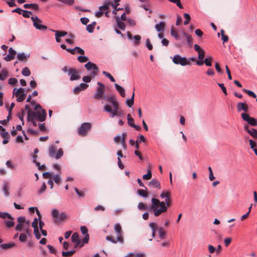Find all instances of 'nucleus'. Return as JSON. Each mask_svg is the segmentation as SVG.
Listing matches in <instances>:
<instances>
[{
    "instance_id": "f257e3e1",
    "label": "nucleus",
    "mask_w": 257,
    "mask_h": 257,
    "mask_svg": "<svg viewBox=\"0 0 257 257\" xmlns=\"http://www.w3.org/2000/svg\"><path fill=\"white\" fill-rule=\"evenodd\" d=\"M104 100L109 103H106L104 106L103 110L109 113V116L113 118L115 116L121 117L122 113L119 108V102L116 98L113 95H110L104 97Z\"/></svg>"
},
{
    "instance_id": "f03ea898",
    "label": "nucleus",
    "mask_w": 257,
    "mask_h": 257,
    "mask_svg": "<svg viewBox=\"0 0 257 257\" xmlns=\"http://www.w3.org/2000/svg\"><path fill=\"white\" fill-rule=\"evenodd\" d=\"M151 210L154 212L156 217L159 216L162 213L166 212L168 207H170L172 203L171 198L165 199V201H160L157 198H152Z\"/></svg>"
},
{
    "instance_id": "7ed1b4c3",
    "label": "nucleus",
    "mask_w": 257,
    "mask_h": 257,
    "mask_svg": "<svg viewBox=\"0 0 257 257\" xmlns=\"http://www.w3.org/2000/svg\"><path fill=\"white\" fill-rule=\"evenodd\" d=\"M30 118L28 120H33V119H37L38 121H44L46 118L47 113L45 109L37 110L36 111H33L30 114Z\"/></svg>"
},
{
    "instance_id": "20e7f679",
    "label": "nucleus",
    "mask_w": 257,
    "mask_h": 257,
    "mask_svg": "<svg viewBox=\"0 0 257 257\" xmlns=\"http://www.w3.org/2000/svg\"><path fill=\"white\" fill-rule=\"evenodd\" d=\"M85 67L89 71V75L92 78L95 77L98 75L99 68L95 64L88 62L85 64Z\"/></svg>"
},
{
    "instance_id": "39448f33",
    "label": "nucleus",
    "mask_w": 257,
    "mask_h": 257,
    "mask_svg": "<svg viewBox=\"0 0 257 257\" xmlns=\"http://www.w3.org/2000/svg\"><path fill=\"white\" fill-rule=\"evenodd\" d=\"M98 87L96 88V91L94 94V98L95 99L99 100L100 99H104L105 96H104L105 92V85L100 82L97 83Z\"/></svg>"
},
{
    "instance_id": "423d86ee",
    "label": "nucleus",
    "mask_w": 257,
    "mask_h": 257,
    "mask_svg": "<svg viewBox=\"0 0 257 257\" xmlns=\"http://www.w3.org/2000/svg\"><path fill=\"white\" fill-rule=\"evenodd\" d=\"M91 127L92 125L90 123L84 122L81 124L80 127L77 130V133L81 136H85Z\"/></svg>"
},
{
    "instance_id": "0eeeda50",
    "label": "nucleus",
    "mask_w": 257,
    "mask_h": 257,
    "mask_svg": "<svg viewBox=\"0 0 257 257\" xmlns=\"http://www.w3.org/2000/svg\"><path fill=\"white\" fill-rule=\"evenodd\" d=\"M172 61L174 64H180L183 66L190 64L189 61L186 57H182L179 55H175L172 58Z\"/></svg>"
},
{
    "instance_id": "6e6552de",
    "label": "nucleus",
    "mask_w": 257,
    "mask_h": 257,
    "mask_svg": "<svg viewBox=\"0 0 257 257\" xmlns=\"http://www.w3.org/2000/svg\"><path fill=\"white\" fill-rule=\"evenodd\" d=\"M13 95L17 97V101L18 102L23 101L26 98V94L24 93V89L23 88H19L17 89L15 88L13 90Z\"/></svg>"
},
{
    "instance_id": "1a4fd4ad",
    "label": "nucleus",
    "mask_w": 257,
    "mask_h": 257,
    "mask_svg": "<svg viewBox=\"0 0 257 257\" xmlns=\"http://www.w3.org/2000/svg\"><path fill=\"white\" fill-rule=\"evenodd\" d=\"M49 155L51 157L55 158L56 159H59L63 155V151L62 149L60 148L57 153L56 154V148L54 145L51 146L49 148Z\"/></svg>"
},
{
    "instance_id": "9d476101",
    "label": "nucleus",
    "mask_w": 257,
    "mask_h": 257,
    "mask_svg": "<svg viewBox=\"0 0 257 257\" xmlns=\"http://www.w3.org/2000/svg\"><path fill=\"white\" fill-rule=\"evenodd\" d=\"M31 19L33 22V26L36 29L39 30H43L47 29L46 26L41 24L42 21L38 17H32Z\"/></svg>"
},
{
    "instance_id": "9b49d317",
    "label": "nucleus",
    "mask_w": 257,
    "mask_h": 257,
    "mask_svg": "<svg viewBox=\"0 0 257 257\" xmlns=\"http://www.w3.org/2000/svg\"><path fill=\"white\" fill-rule=\"evenodd\" d=\"M242 119L247 122V123L252 126L257 125V119L254 117H250L248 113H242L241 114Z\"/></svg>"
},
{
    "instance_id": "f8f14e48",
    "label": "nucleus",
    "mask_w": 257,
    "mask_h": 257,
    "mask_svg": "<svg viewBox=\"0 0 257 257\" xmlns=\"http://www.w3.org/2000/svg\"><path fill=\"white\" fill-rule=\"evenodd\" d=\"M68 75L70 76V80L71 81L76 80L80 78L79 72L74 68H68Z\"/></svg>"
},
{
    "instance_id": "ddd939ff",
    "label": "nucleus",
    "mask_w": 257,
    "mask_h": 257,
    "mask_svg": "<svg viewBox=\"0 0 257 257\" xmlns=\"http://www.w3.org/2000/svg\"><path fill=\"white\" fill-rule=\"evenodd\" d=\"M114 229L116 232L117 240L120 243H122L123 241V238L121 233V227L119 223H116L114 225Z\"/></svg>"
},
{
    "instance_id": "4468645a",
    "label": "nucleus",
    "mask_w": 257,
    "mask_h": 257,
    "mask_svg": "<svg viewBox=\"0 0 257 257\" xmlns=\"http://www.w3.org/2000/svg\"><path fill=\"white\" fill-rule=\"evenodd\" d=\"M109 6L110 3H107L104 5L100 7L99 8V11L95 13V16L97 18H100L101 17H102L104 14L103 11H105V10H108Z\"/></svg>"
},
{
    "instance_id": "2eb2a0df",
    "label": "nucleus",
    "mask_w": 257,
    "mask_h": 257,
    "mask_svg": "<svg viewBox=\"0 0 257 257\" xmlns=\"http://www.w3.org/2000/svg\"><path fill=\"white\" fill-rule=\"evenodd\" d=\"M212 60L213 58L211 56L209 58H205L204 61H197L196 64L198 66H202L205 63L207 66H211Z\"/></svg>"
},
{
    "instance_id": "dca6fc26",
    "label": "nucleus",
    "mask_w": 257,
    "mask_h": 257,
    "mask_svg": "<svg viewBox=\"0 0 257 257\" xmlns=\"http://www.w3.org/2000/svg\"><path fill=\"white\" fill-rule=\"evenodd\" d=\"M9 54L4 58V59L6 61H10L13 60L16 54V52L12 48H9Z\"/></svg>"
},
{
    "instance_id": "f3484780",
    "label": "nucleus",
    "mask_w": 257,
    "mask_h": 257,
    "mask_svg": "<svg viewBox=\"0 0 257 257\" xmlns=\"http://www.w3.org/2000/svg\"><path fill=\"white\" fill-rule=\"evenodd\" d=\"M237 110L238 112L244 111L246 112L248 111V105L246 102H238L236 105Z\"/></svg>"
},
{
    "instance_id": "a211bd4d",
    "label": "nucleus",
    "mask_w": 257,
    "mask_h": 257,
    "mask_svg": "<svg viewBox=\"0 0 257 257\" xmlns=\"http://www.w3.org/2000/svg\"><path fill=\"white\" fill-rule=\"evenodd\" d=\"M244 130L247 132L253 138L257 139V130L255 128H248L247 126H244Z\"/></svg>"
},
{
    "instance_id": "6ab92c4d",
    "label": "nucleus",
    "mask_w": 257,
    "mask_h": 257,
    "mask_svg": "<svg viewBox=\"0 0 257 257\" xmlns=\"http://www.w3.org/2000/svg\"><path fill=\"white\" fill-rule=\"evenodd\" d=\"M149 186L151 187L155 188L161 189V185L160 182L156 179H152L149 184Z\"/></svg>"
},
{
    "instance_id": "aec40b11",
    "label": "nucleus",
    "mask_w": 257,
    "mask_h": 257,
    "mask_svg": "<svg viewBox=\"0 0 257 257\" xmlns=\"http://www.w3.org/2000/svg\"><path fill=\"white\" fill-rule=\"evenodd\" d=\"M155 29L158 32H163L165 27V23L164 22H160L159 23L156 24Z\"/></svg>"
},
{
    "instance_id": "412c9836",
    "label": "nucleus",
    "mask_w": 257,
    "mask_h": 257,
    "mask_svg": "<svg viewBox=\"0 0 257 257\" xmlns=\"http://www.w3.org/2000/svg\"><path fill=\"white\" fill-rule=\"evenodd\" d=\"M71 240L73 242H75L76 245H78L80 244L81 242V240L79 238V235L77 233H74L71 236Z\"/></svg>"
},
{
    "instance_id": "4be33fe9",
    "label": "nucleus",
    "mask_w": 257,
    "mask_h": 257,
    "mask_svg": "<svg viewBox=\"0 0 257 257\" xmlns=\"http://www.w3.org/2000/svg\"><path fill=\"white\" fill-rule=\"evenodd\" d=\"M3 192L4 193V194L5 196L8 197L9 196V183L5 181L3 183Z\"/></svg>"
},
{
    "instance_id": "5701e85b",
    "label": "nucleus",
    "mask_w": 257,
    "mask_h": 257,
    "mask_svg": "<svg viewBox=\"0 0 257 257\" xmlns=\"http://www.w3.org/2000/svg\"><path fill=\"white\" fill-rule=\"evenodd\" d=\"M23 7L25 9H31L36 11L39 9L38 5L36 4H26L24 5Z\"/></svg>"
},
{
    "instance_id": "b1692460",
    "label": "nucleus",
    "mask_w": 257,
    "mask_h": 257,
    "mask_svg": "<svg viewBox=\"0 0 257 257\" xmlns=\"http://www.w3.org/2000/svg\"><path fill=\"white\" fill-rule=\"evenodd\" d=\"M114 86L116 90L119 93L121 96L124 97L125 94L124 88L116 83L114 84Z\"/></svg>"
},
{
    "instance_id": "393cba45",
    "label": "nucleus",
    "mask_w": 257,
    "mask_h": 257,
    "mask_svg": "<svg viewBox=\"0 0 257 257\" xmlns=\"http://www.w3.org/2000/svg\"><path fill=\"white\" fill-rule=\"evenodd\" d=\"M116 21L118 28L121 30H124L125 28V25L124 23L120 20L118 17L116 18Z\"/></svg>"
},
{
    "instance_id": "a878e982",
    "label": "nucleus",
    "mask_w": 257,
    "mask_h": 257,
    "mask_svg": "<svg viewBox=\"0 0 257 257\" xmlns=\"http://www.w3.org/2000/svg\"><path fill=\"white\" fill-rule=\"evenodd\" d=\"M51 215L53 218H54V221L57 222L59 216V211L57 209H53L51 211Z\"/></svg>"
},
{
    "instance_id": "bb28decb",
    "label": "nucleus",
    "mask_w": 257,
    "mask_h": 257,
    "mask_svg": "<svg viewBox=\"0 0 257 257\" xmlns=\"http://www.w3.org/2000/svg\"><path fill=\"white\" fill-rule=\"evenodd\" d=\"M30 56V55H27L24 53H19L17 55V58L19 60L23 61L26 60Z\"/></svg>"
},
{
    "instance_id": "cd10ccee",
    "label": "nucleus",
    "mask_w": 257,
    "mask_h": 257,
    "mask_svg": "<svg viewBox=\"0 0 257 257\" xmlns=\"http://www.w3.org/2000/svg\"><path fill=\"white\" fill-rule=\"evenodd\" d=\"M51 31L55 33V36H57V37H62L67 35V32L66 31H59L54 30H51Z\"/></svg>"
},
{
    "instance_id": "c85d7f7f",
    "label": "nucleus",
    "mask_w": 257,
    "mask_h": 257,
    "mask_svg": "<svg viewBox=\"0 0 257 257\" xmlns=\"http://www.w3.org/2000/svg\"><path fill=\"white\" fill-rule=\"evenodd\" d=\"M161 198H165V199L171 198V193L168 191H163L160 194Z\"/></svg>"
},
{
    "instance_id": "c756f323",
    "label": "nucleus",
    "mask_w": 257,
    "mask_h": 257,
    "mask_svg": "<svg viewBox=\"0 0 257 257\" xmlns=\"http://www.w3.org/2000/svg\"><path fill=\"white\" fill-rule=\"evenodd\" d=\"M15 245V243H3L0 245L1 247L4 249H7L10 248H12L14 247Z\"/></svg>"
},
{
    "instance_id": "7c9ffc66",
    "label": "nucleus",
    "mask_w": 257,
    "mask_h": 257,
    "mask_svg": "<svg viewBox=\"0 0 257 257\" xmlns=\"http://www.w3.org/2000/svg\"><path fill=\"white\" fill-rule=\"evenodd\" d=\"M9 220H6L5 221V224H6L7 226L11 228L13 226H14L15 223L14 222V218L12 217V218H8Z\"/></svg>"
},
{
    "instance_id": "2f4dec72",
    "label": "nucleus",
    "mask_w": 257,
    "mask_h": 257,
    "mask_svg": "<svg viewBox=\"0 0 257 257\" xmlns=\"http://www.w3.org/2000/svg\"><path fill=\"white\" fill-rule=\"evenodd\" d=\"M134 95H135V93L133 92L131 98L130 99H127L126 101V103L128 107H132L133 105L134 104Z\"/></svg>"
},
{
    "instance_id": "473e14b6",
    "label": "nucleus",
    "mask_w": 257,
    "mask_h": 257,
    "mask_svg": "<svg viewBox=\"0 0 257 257\" xmlns=\"http://www.w3.org/2000/svg\"><path fill=\"white\" fill-rule=\"evenodd\" d=\"M22 74L25 76H29L31 74V71L28 67H25L22 69Z\"/></svg>"
},
{
    "instance_id": "72a5a7b5",
    "label": "nucleus",
    "mask_w": 257,
    "mask_h": 257,
    "mask_svg": "<svg viewBox=\"0 0 257 257\" xmlns=\"http://www.w3.org/2000/svg\"><path fill=\"white\" fill-rule=\"evenodd\" d=\"M184 17L185 19V20L184 22V24L185 25H187L189 23L191 20L190 16L188 14L185 13L184 14Z\"/></svg>"
},
{
    "instance_id": "f704fd0d",
    "label": "nucleus",
    "mask_w": 257,
    "mask_h": 257,
    "mask_svg": "<svg viewBox=\"0 0 257 257\" xmlns=\"http://www.w3.org/2000/svg\"><path fill=\"white\" fill-rule=\"evenodd\" d=\"M138 193L139 195L144 198H146L148 196V193L145 190L143 189L139 190L138 191Z\"/></svg>"
},
{
    "instance_id": "c9c22d12",
    "label": "nucleus",
    "mask_w": 257,
    "mask_h": 257,
    "mask_svg": "<svg viewBox=\"0 0 257 257\" xmlns=\"http://www.w3.org/2000/svg\"><path fill=\"white\" fill-rule=\"evenodd\" d=\"M52 178L56 184H59L60 183L61 179L59 175H53Z\"/></svg>"
},
{
    "instance_id": "e433bc0d",
    "label": "nucleus",
    "mask_w": 257,
    "mask_h": 257,
    "mask_svg": "<svg viewBox=\"0 0 257 257\" xmlns=\"http://www.w3.org/2000/svg\"><path fill=\"white\" fill-rule=\"evenodd\" d=\"M67 218V215L65 212H61L59 216L57 222H60Z\"/></svg>"
},
{
    "instance_id": "4c0bfd02",
    "label": "nucleus",
    "mask_w": 257,
    "mask_h": 257,
    "mask_svg": "<svg viewBox=\"0 0 257 257\" xmlns=\"http://www.w3.org/2000/svg\"><path fill=\"white\" fill-rule=\"evenodd\" d=\"M77 60L80 63H84L88 60V58L85 56H79L78 57Z\"/></svg>"
},
{
    "instance_id": "58836bf2",
    "label": "nucleus",
    "mask_w": 257,
    "mask_h": 257,
    "mask_svg": "<svg viewBox=\"0 0 257 257\" xmlns=\"http://www.w3.org/2000/svg\"><path fill=\"white\" fill-rule=\"evenodd\" d=\"M102 74L105 75L106 77H108L110 80L111 81V82H115V79L114 78H113V77L108 72H107L105 71H103L102 72Z\"/></svg>"
},
{
    "instance_id": "ea45409f",
    "label": "nucleus",
    "mask_w": 257,
    "mask_h": 257,
    "mask_svg": "<svg viewBox=\"0 0 257 257\" xmlns=\"http://www.w3.org/2000/svg\"><path fill=\"white\" fill-rule=\"evenodd\" d=\"M242 91L246 92L249 96L252 97L253 98H256V94L252 91L247 90L246 89H243Z\"/></svg>"
},
{
    "instance_id": "a19ab883",
    "label": "nucleus",
    "mask_w": 257,
    "mask_h": 257,
    "mask_svg": "<svg viewBox=\"0 0 257 257\" xmlns=\"http://www.w3.org/2000/svg\"><path fill=\"white\" fill-rule=\"evenodd\" d=\"M22 14L24 18H29L30 17V15L32 14V13L27 10H23Z\"/></svg>"
},
{
    "instance_id": "79ce46f5",
    "label": "nucleus",
    "mask_w": 257,
    "mask_h": 257,
    "mask_svg": "<svg viewBox=\"0 0 257 257\" xmlns=\"http://www.w3.org/2000/svg\"><path fill=\"white\" fill-rule=\"evenodd\" d=\"M75 252L74 250H70L67 251H62V254L63 256L67 257L72 255Z\"/></svg>"
},
{
    "instance_id": "37998d69",
    "label": "nucleus",
    "mask_w": 257,
    "mask_h": 257,
    "mask_svg": "<svg viewBox=\"0 0 257 257\" xmlns=\"http://www.w3.org/2000/svg\"><path fill=\"white\" fill-rule=\"evenodd\" d=\"M0 217L2 218H12V216L7 213V212H0Z\"/></svg>"
},
{
    "instance_id": "c03bdc74",
    "label": "nucleus",
    "mask_w": 257,
    "mask_h": 257,
    "mask_svg": "<svg viewBox=\"0 0 257 257\" xmlns=\"http://www.w3.org/2000/svg\"><path fill=\"white\" fill-rule=\"evenodd\" d=\"M138 209L141 210H147V205L145 203H144L143 202L140 203L138 204Z\"/></svg>"
},
{
    "instance_id": "a18cd8bd",
    "label": "nucleus",
    "mask_w": 257,
    "mask_h": 257,
    "mask_svg": "<svg viewBox=\"0 0 257 257\" xmlns=\"http://www.w3.org/2000/svg\"><path fill=\"white\" fill-rule=\"evenodd\" d=\"M134 43L136 45H139L140 43V40L141 39V37L140 35H137L134 36Z\"/></svg>"
},
{
    "instance_id": "49530a36",
    "label": "nucleus",
    "mask_w": 257,
    "mask_h": 257,
    "mask_svg": "<svg viewBox=\"0 0 257 257\" xmlns=\"http://www.w3.org/2000/svg\"><path fill=\"white\" fill-rule=\"evenodd\" d=\"M171 35L172 36L174 37V38L176 40L179 39V36L177 32H176L173 28L171 30Z\"/></svg>"
},
{
    "instance_id": "de8ad7c7",
    "label": "nucleus",
    "mask_w": 257,
    "mask_h": 257,
    "mask_svg": "<svg viewBox=\"0 0 257 257\" xmlns=\"http://www.w3.org/2000/svg\"><path fill=\"white\" fill-rule=\"evenodd\" d=\"M152 176V172L151 170H149L147 174L143 175V179L144 180H149L151 179Z\"/></svg>"
},
{
    "instance_id": "09e8293b",
    "label": "nucleus",
    "mask_w": 257,
    "mask_h": 257,
    "mask_svg": "<svg viewBox=\"0 0 257 257\" xmlns=\"http://www.w3.org/2000/svg\"><path fill=\"white\" fill-rule=\"evenodd\" d=\"M27 234L25 233H22L20 234L19 240L21 242H25L27 239Z\"/></svg>"
},
{
    "instance_id": "8fccbe9b",
    "label": "nucleus",
    "mask_w": 257,
    "mask_h": 257,
    "mask_svg": "<svg viewBox=\"0 0 257 257\" xmlns=\"http://www.w3.org/2000/svg\"><path fill=\"white\" fill-rule=\"evenodd\" d=\"M127 118L128 125L132 126V125L134 124V119L132 117L131 115L130 114H127Z\"/></svg>"
},
{
    "instance_id": "3c124183",
    "label": "nucleus",
    "mask_w": 257,
    "mask_h": 257,
    "mask_svg": "<svg viewBox=\"0 0 257 257\" xmlns=\"http://www.w3.org/2000/svg\"><path fill=\"white\" fill-rule=\"evenodd\" d=\"M159 236L161 238L163 239L166 237V233L162 228L159 229Z\"/></svg>"
},
{
    "instance_id": "603ef678",
    "label": "nucleus",
    "mask_w": 257,
    "mask_h": 257,
    "mask_svg": "<svg viewBox=\"0 0 257 257\" xmlns=\"http://www.w3.org/2000/svg\"><path fill=\"white\" fill-rule=\"evenodd\" d=\"M25 108L26 110L27 111V118L28 120L30 118V114L31 113V112H33V111L31 110L28 104L26 105Z\"/></svg>"
},
{
    "instance_id": "864d4df0",
    "label": "nucleus",
    "mask_w": 257,
    "mask_h": 257,
    "mask_svg": "<svg viewBox=\"0 0 257 257\" xmlns=\"http://www.w3.org/2000/svg\"><path fill=\"white\" fill-rule=\"evenodd\" d=\"M17 82L18 80L15 78H11L8 81L9 84L12 85H15Z\"/></svg>"
},
{
    "instance_id": "5fc2aeb1",
    "label": "nucleus",
    "mask_w": 257,
    "mask_h": 257,
    "mask_svg": "<svg viewBox=\"0 0 257 257\" xmlns=\"http://www.w3.org/2000/svg\"><path fill=\"white\" fill-rule=\"evenodd\" d=\"M0 132H2L1 134L3 137L6 138L7 137L8 133L6 131V130L0 125Z\"/></svg>"
},
{
    "instance_id": "6e6d98bb",
    "label": "nucleus",
    "mask_w": 257,
    "mask_h": 257,
    "mask_svg": "<svg viewBox=\"0 0 257 257\" xmlns=\"http://www.w3.org/2000/svg\"><path fill=\"white\" fill-rule=\"evenodd\" d=\"M34 233L37 239H39L40 238L41 235L39 231V227L37 228L34 229Z\"/></svg>"
},
{
    "instance_id": "4d7b16f0",
    "label": "nucleus",
    "mask_w": 257,
    "mask_h": 257,
    "mask_svg": "<svg viewBox=\"0 0 257 257\" xmlns=\"http://www.w3.org/2000/svg\"><path fill=\"white\" fill-rule=\"evenodd\" d=\"M249 145H250L251 149H252L253 150H254V149H256L255 147L257 148V145H256V143L254 141H253V140H249Z\"/></svg>"
},
{
    "instance_id": "13d9d810",
    "label": "nucleus",
    "mask_w": 257,
    "mask_h": 257,
    "mask_svg": "<svg viewBox=\"0 0 257 257\" xmlns=\"http://www.w3.org/2000/svg\"><path fill=\"white\" fill-rule=\"evenodd\" d=\"M43 176L45 179H47V178L51 179L52 178L53 176H52V173H50L49 172H46L43 173Z\"/></svg>"
},
{
    "instance_id": "bf43d9fd",
    "label": "nucleus",
    "mask_w": 257,
    "mask_h": 257,
    "mask_svg": "<svg viewBox=\"0 0 257 257\" xmlns=\"http://www.w3.org/2000/svg\"><path fill=\"white\" fill-rule=\"evenodd\" d=\"M106 240H107L113 243H116L117 242H119L118 240H117V238L116 239H114L110 236H107L106 237Z\"/></svg>"
},
{
    "instance_id": "052dcab7",
    "label": "nucleus",
    "mask_w": 257,
    "mask_h": 257,
    "mask_svg": "<svg viewBox=\"0 0 257 257\" xmlns=\"http://www.w3.org/2000/svg\"><path fill=\"white\" fill-rule=\"evenodd\" d=\"M205 57V51L202 50L201 52L198 53V58L199 59V61L203 60Z\"/></svg>"
},
{
    "instance_id": "680f3d73",
    "label": "nucleus",
    "mask_w": 257,
    "mask_h": 257,
    "mask_svg": "<svg viewBox=\"0 0 257 257\" xmlns=\"http://www.w3.org/2000/svg\"><path fill=\"white\" fill-rule=\"evenodd\" d=\"M232 240V239L231 237H226L224 239V245L226 247L228 246V245L230 244Z\"/></svg>"
},
{
    "instance_id": "e2e57ef3",
    "label": "nucleus",
    "mask_w": 257,
    "mask_h": 257,
    "mask_svg": "<svg viewBox=\"0 0 257 257\" xmlns=\"http://www.w3.org/2000/svg\"><path fill=\"white\" fill-rule=\"evenodd\" d=\"M92 77L90 75L83 77L82 80L85 83H89L91 81Z\"/></svg>"
},
{
    "instance_id": "0e129e2a",
    "label": "nucleus",
    "mask_w": 257,
    "mask_h": 257,
    "mask_svg": "<svg viewBox=\"0 0 257 257\" xmlns=\"http://www.w3.org/2000/svg\"><path fill=\"white\" fill-rule=\"evenodd\" d=\"M218 85L221 88L225 95H227V90L224 84L223 83H218Z\"/></svg>"
},
{
    "instance_id": "69168bd1",
    "label": "nucleus",
    "mask_w": 257,
    "mask_h": 257,
    "mask_svg": "<svg viewBox=\"0 0 257 257\" xmlns=\"http://www.w3.org/2000/svg\"><path fill=\"white\" fill-rule=\"evenodd\" d=\"M146 46H147V48L149 50H152L153 46H152V44L151 43V42H150L149 39H147L146 40Z\"/></svg>"
},
{
    "instance_id": "338daca9",
    "label": "nucleus",
    "mask_w": 257,
    "mask_h": 257,
    "mask_svg": "<svg viewBox=\"0 0 257 257\" xmlns=\"http://www.w3.org/2000/svg\"><path fill=\"white\" fill-rule=\"evenodd\" d=\"M46 189V185L45 183L44 182V183H43L40 189L39 190L38 193L39 194H42L45 191Z\"/></svg>"
},
{
    "instance_id": "774afa93",
    "label": "nucleus",
    "mask_w": 257,
    "mask_h": 257,
    "mask_svg": "<svg viewBox=\"0 0 257 257\" xmlns=\"http://www.w3.org/2000/svg\"><path fill=\"white\" fill-rule=\"evenodd\" d=\"M80 89L82 90V91H83V90H85V89H86L88 87V85L86 83H81L79 85Z\"/></svg>"
}]
</instances>
